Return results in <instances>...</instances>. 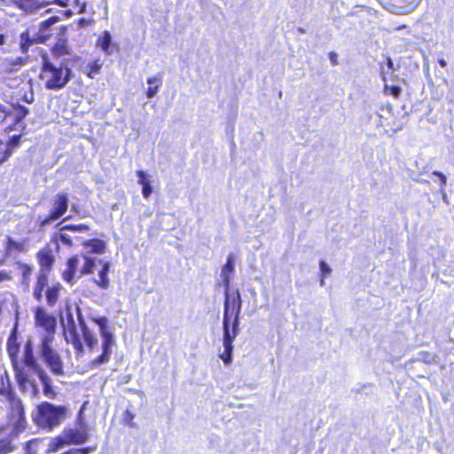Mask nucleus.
Masks as SVG:
<instances>
[{"label":"nucleus","mask_w":454,"mask_h":454,"mask_svg":"<svg viewBox=\"0 0 454 454\" xmlns=\"http://www.w3.org/2000/svg\"><path fill=\"white\" fill-rule=\"evenodd\" d=\"M21 361L24 366H20L18 364V368L14 369L21 390L31 397H37L40 393L35 380V378H37L43 386L44 396L49 399H54L57 393L52 387L51 379L37 362L34 354L33 342L30 339L26 341L23 347Z\"/></svg>","instance_id":"obj_1"},{"label":"nucleus","mask_w":454,"mask_h":454,"mask_svg":"<svg viewBox=\"0 0 454 454\" xmlns=\"http://www.w3.org/2000/svg\"><path fill=\"white\" fill-rule=\"evenodd\" d=\"M242 301L238 290L231 291L230 287L225 288L223 331L226 332V347H230V330L238 331L239 318Z\"/></svg>","instance_id":"obj_2"},{"label":"nucleus","mask_w":454,"mask_h":454,"mask_svg":"<svg viewBox=\"0 0 454 454\" xmlns=\"http://www.w3.org/2000/svg\"><path fill=\"white\" fill-rule=\"evenodd\" d=\"M67 408L63 405H53L43 402L37 406V414L35 418L36 424L47 429L59 426L66 419Z\"/></svg>","instance_id":"obj_3"},{"label":"nucleus","mask_w":454,"mask_h":454,"mask_svg":"<svg viewBox=\"0 0 454 454\" xmlns=\"http://www.w3.org/2000/svg\"><path fill=\"white\" fill-rule=\"evenodd\" d=\"M41 78L49 90H60L66 86L71 78V69L66 66H55L48 60L44 61Z\"/></svg>","instance_id":"obj_4"},{"label":"nucleus","mask_w":454,"mask_h":454,"mask_svg":"<svg viewBox=\"0 0 454 454\" xmlns=\"http://www.w3.org/2000/svg\"><path fill=\"white\" fill-rule=\"evenodd\" d=\"M53 336H43L39 355L50 371L57 376L64 375V363L59 352L53 348Z\"/></svg>","instance_id":"obj_5"},{"label":"nucleus","mask_w":454,"mask_h":454,"mask_svg":"<svg viewBox=\"0 0 454 454\" xmlns=\"http://www.w3.org/2000/svg\"><path fill=\"white\" fill-rule=\"evenodd\" d=\"M92 320L98 325L102 337V354L92 361L93 366H100L107 363L112 354V348L114 345V338L108 325V319L105 317H93Z\"/></svg>","instance_id":"obj_6"},{"label":"nucleus","mask_w":454,"mask_h":454,"mask_svg":"<svg viewBox=\"0 0 454 454\" xmlns=\"http://www.w3.org/2000/svg\"><path fill=\"white\" fill-rule=\"evenodd\" d=\"M88 438V434L83 425H79L74 428H66L61 435L56 438L51 448L52 450H58L66 444H80Z\"/></svg>","instance_id":"obj_7"},{"label":"nucleus","mask_w":454,"mask_h":454,"mask_svg":"<svg viewBox=\"0 0 454 454\" xmlns=\"http://www.w3.org/2000/svg\"><path fill=\"white\" fill-rule=\"evenodd\" d=\"M61 324L64 329L65 339L67 342L72 343L74 348L79 353L83 352V346L80 340L75 321L69 308L67 309L66 317H61Z\"/></svg>","instance_id":"obj_8"},{"label":"nucleus","mask_w":454,"mask_h":454,"mask_svg":"<svg viewBox=\"0 0 454 454\" xmlns=\"http://www.w3.org/2000/svg\"><path fill=\"white\" fill-rule=\"evenodd\" d=\"M35 324L46 331L43 336H53L56 328V318L49 315L43 308H37L35 315Z\"/></svg>","instance_id":"obj_9"},{"label":"nucleus","mask_w":454,"mask_h":454,"mask_svg":"<svg viewBox=\"0 0 454 454\" xmlns=\"http://www.w3.org/2000/svg\"><path fill=\"white\" fill-rule=\"evenodd\" d=\"M68 197L67 193H58L53 200V205L50 215L44 221L49 223L60 218L67 210Z\"/></svg>","instance_id":"obj_10"},{"label":"nucleus","mask_w":454,"mask_h":454,"mask_svg":"<svg viewBox=\"0 0 454 454\" xmlns=\"http://www.w3.org/2000/svg\"><path fill=\"white\" fill-rule=\"evenodd\" d=\"M75 310L77 312L79 325L82 333L84 342L86 343L90 350H93L98 346V339L95 336V334L86 325L85 321L81 314L80 308L78 306H76Z\"/></svg>","instance_id":"obj_11"},{"label":"nucleus","mask_w":454,"mask_h":454,"mask_svg":"<svg viewBox=\"0 0 454 454\" xmlns=\"http://www.w3.org/2000/svg\"><path fill=\"white\" fill-rule=\"evenodd\" d=\"M7 351L8 355L11 358L13 368H18V361H19V351L20 345L17 342V337L15 333H12L7 340Z\"/></svg>","instance_id":"obj_12"},{"label":"nucleus","mask_w":454,"mask_h":454,"mask_svg":"<svg viewBox=\"0 0 454 454\" xmlns=\"http://www.w3.org/2000/svg\"><path fill=\"white\" fill-rule=\"evenodd\" d=\"M235 260L233 254H230L227 258L226 263L223 265L221 270V278L225 288L230 287V282L231 276L234 272Z\"/></svg>","instance_id":"obj_13"},{"label":"nucleus","mask_w":454,"mask_h":454,"mask_svg":"<svg viewBox=\"0 0 454 454\" xmlns=\"http://www.w3.org/2000/svg\"><path fill=\"white\" fill-rule=\"evenodd\" d=\"M110 270V262H106L103 263L102 269L98 273V278H94V283L101 289L106 290L109 288L110 281L108 273Z\"/></svg>","instance_id":"obj_14"},{"label":"nucleus","mask_w":454,"mask_h":454,"mask_svg":"<svg viewBox=\"0 0 454 454\" xmlns=\"http://www.w3.org/2000/svg\"><path fill=\"white\" fill-rule=\"evenodd\" d=\"M238 332L235 329L230 330V347H226V332H224L223 335V348L224 351L220 355V358L226 364H229L231 362V354H232V342L235 340L236 336L238 335Z\"/></svg>","instance_id":"obj_15"},{"label":"nucleus","mask_w":454,"mask_h":454,"mask_svg":"<svg viewBox=\"0 0 454 454\" xmlns=\"http://www.w3.org/2000/svg\"><path fill=\"white\" fill-rule=\"evenodd\" d=\"M88 253L103 254L106 249V243L102 239H93L82 243Z\"/></svg>","instance_id":"obj_16"},{"label":"nucleus","mask_w":454,"mask_h":454,"mask_svg":"<svg viewBox=\"0 0 454 454\" xmlns=\"http://www.w3.org/2000/svg\"><path fill=\"white\" fill-rule=\"evenodd\" d=\"M78 263H79V260L76 256L72 257L67 261V268L63 272V278L67 283H70V284L73 283Z\"/></svg>","instance_id":"obj_17"},{"label":"nucleus","mask_w":454,"mask_h":454,"mask_svg":"<svg viewBox=\"0 0 454 454\" xmlns=\"http://www.w3.org/2000/svg\"><path fill=\"white\" fill-rule=\"evenodd\" d=\"M97 46L99 47L106 54H112V36L108 31H105L103 35L98 39Z\"/></svg>","instance_id":"obj_18"},{"label":"nucleus","mask_w":454,"mask_h":454,"mask_svg":"<svg viewBox=\"0 0 454 454\" xmlns=\"http://www.w3.org/2000/svg\"><path fill=\"white\" fill-rule=\"evenodd\" d=\"M38 258L41 267L39 273H44L48 275L53 262L52 256L49 253L40 252L38 254Z\"/></svg>","instance_id":"obj_19"},{"label":"nucleus","mask_w":454,"mask_h":454,"mask_svg":"<svg viewBox=\"0 0 454 454\" xmlns=\"http://www.w3.org/2000/svg\"><path fill=\"white\" fill-rule=\"evenodd\" d=\"M69 1L70 0H39V3H37V4L43 6V5L50 4L51 3H55L61 6H67ZM74 3L75 4V5L78 8L77 12L81 13L85 11V7H86L85 3H83V2L81 3L80 0H74Z\"/></svg>","instance_id":"obj_20"},{"label":"nucleus","mask_w":454,"mask_h":454,"mask_svg":"<svg viewBox=\"0 0 454 454\" xmlns=\"http://www.w3.org/2000/svg\"><path fill=\"white\" fill-rule=\"evenodd\" d=\"M48 275L44 273H38L37 282L34 291V297L37 301H41L43 297V288L47 286Z\"/></svg>","instance_id":"obj_21"},{"label":"nucleus","mask_w":454,"mask_h":454,"mask_svg":"<svg viewBox=\"0 0 454 454\" xmlns=\"http://www.w3.org/2000/svg\"><path fill=\"white\" fill-rule=\"evenodd\" d=\"M137 175L138 176V183L142 185V193L145 198H148L152 193V187L146 174L143 170H138Z\"/></svg>","instance_id":"obj_22"},{"label":"nucleus","mask_w":454,"mask_h":454,"mask_svg":"<svg viewBox=\"0 0 454 454\" xmlns=\"http://www.w3.org/2000/svg\"><path fill=\"white\" fill-rule=\"evenodd\" d=\"M83 259H84V263L81 268L79 277H81L82 275L91 274L93 272V269L96 265V262H95L94 258H91L85 254V255H83Z\"/></svg>","instance_id":"obj_23"},{"label":"nucleus","mask_w":454,"mask_h":454,"mask_svg":"<svg viewBox=\"0 0 454 454\" xmlns=\"http://www.w3.org/2000/svg\"><path fill=\"white\" fill-rule=\"evenodd\" d=\"M12 412L17 413V422L20 427H23V423L25 422L24 411L21 402L18 399L12 401Z\"/></svg>","instance_id":"obj_24"},{"label":"nucleus","mask_w":454,"mask_h":454,"mask_svg":"<svg viewBox=\"0 0 454 454\" xmlns=\"http://www.w3.org/2000/svg\"><path fill=\"white\" fill-rule=\"evenodd\" d=\"M34 39L30 37L29 31L27 30L20 34V48L22 52H27L28 48L34 43Z\"/></svg>","instance_id":"obj_25"},{"label":"nucleus","mask_w":454,"mask_h":454,"mask_svg":"<svg viewBox=\"0 0 454 454\" xmlns=\"http://www.w3.org/2000/svg\"><path fill=\"white\" fill-rule=\"evenodd\" d=\"M20 270L22 273V285L26 286V288L29 287L30 276L32 274V268L27 264H20Z\"/></svg>","instance_id":"obj_26"},{"label":"nucleus","mask_w":454,"mask_h":454,"mask_svg":"<svg viewBox=\"0 0 454 454\" xmlns=\"http://www.w3.org/2000/svg\"><path fill=\"white\" fill-rule=\"evenodd\" d=\"M59 286H54L46 291V299L49 305H53L58 300Z\"/></svg>","instance_id":"obj_27"},{"label":"nucleus","mask_w":454,"mask_h":454,"mask_svg":"<svg viewBox=\"0 0 454 454\" xmlns=\"http://www.w3.org/2000/svg\"><path fill=\"white\" fill-rule=\"evenodd\" d=\"M15 108V121H21L28 114V109L26 106L18 105L14 106Z\"/></svg>","instance_id":"obj_28"},{"label":"nucleus","mask_w":454,"mask_h":454,"mask_svg":"<svg viewBox=\"0 0 454 454\" xmlns=\"http://www.w3.org/2000/svg\"><path fill=\"white\" fill-rule=\"evenodd\" d=\"M3 146V143L0 141V147ZM12 155L11 148H0V165L6 161L9 157Z\"/></svg>","instance_id":"obj_29"},{"label":"nucleus","mask_w":454,"mask_h":454,"mask_svg":"<svg viewBox=\"0 0 454 454\" xmlns=\"http://www.w3.org/2000/svg\"><path fill=\"white\" fill-rule=\"evenodd\" d=\"M433 175L437 176L439 177L440 190L443 194V198H445L446 176L442 172L439 171H434Z\"/></svg>","instance_id":"obj_30"},{"label":"nucleus","mask_w":454,"mask_h":454,"mask_svg":"<svg viewBox=\"0 0 454 454\" xmlns=\"http://www.w3.org/2000/svg\"><path fill=\"white\" fill-rule=\"evenodd\" d=\"M64 230H69L73 231H85L89 230V227L85 224H79V225H66L62 228V231Z\"/></svg>","instance_id":"obj_31"},{"label":"nucleus","mask_w":454,"mask_h":454,"mask_svg":"<svg viewBox=\"0 0 454 454\" xmlns=\"http://www.w3.org/2000/svg\"><path fill=\"white\" fill-rule=\"evenodd\" d=\"M59 20V18L56 16H52L50 19L43 21L41 23V29L47 30L51 25L55 24Z\"/></svg>","instance_id":"obj_32"},{"label":"nucleus","mask_w":454,"mask_h":454,"mask_svg":"<svg viewBox=\"0 0 454 454\" xmlns=\"http://www.w3.org/2000/svg\"><path fill=\"white\" fill-rule=\"evenodd\" d=\"M20 141V136H13L10 141L5 145L4 148H11L12 152L13 151V148L18 146Z\"/></svg>","instance_id":"obj_33"},{"label":"nucleus","mask_w":454,"mask_h":454,"mask_svg":"<svg viewBox=\"0 0 454 454\" xmlns=\"http://www.w3.org/2000/svg\"><path fill=\"white\" fill-rule=\"evenodd\" d=\"M319 267L321 275L323 277H326L332 272V269L330 268V266L324 261L320 262Z\"/></svg>","instance_id":"obj_34"},{"label":"nucleus","mask_w":454,"mask_h":454,"mask_svg":"<svg viewBox=\"0 0 454 454\" xmlns=\"http://www.w3.org/2000/svg\"><path fill=\"white\" fill-rule=\"evenodd\" d=\"M12 450V446L10 442H0V454H5Z\"/></svg>","instance_id":"obj_35"},{"label":"nucleus","mask_w":454,"mask_h":454,"mask_svg":"<svg viewBox=\"0 0 454 454\" xmlns=\"http://www.w3.org/2000/svg\"><path fill=\"white\" fill-rule=\"evenodd\" d=\"M385 90L386 92H389V94H391L395 98H398L401 93V89L397 86L386 85Z\"/></svg>","instance_id":"obj_36"},{"label":"nucleus","mask_w":454,"mask_h":454,"mask_svg":"<svg viewBox=\"0 0 454 454\" xmlns=\"http://www.w3.org/2000/svg\"><path fill=\"white\" fill-rule=\"evenodd\" d=\"M102 65L98 61H94L90 64V72L89 73V76L93 78L92 74H98Z\"/></svg>","instance_id":"obj_37"},{"label":"nucleus","mask_w":454,"mask_h":454,"mask_svg":"<svg viewBox=\"0 0 454 454\" xmlns=\"http://www.w3.org/2000/svg\"><path fill=\"white\" fill-rule=\"evenodd\" d=\"M8 116H11L10 109L6 106L0 103V119L4 121Z\"/></svg>","instance_id":"obj_38"},{"label":"nucleus","mask_w":454,"mask_h":454,"mask_svg":"<svg viewBox=\"0 0 454 454\" xmlns=\"http://www.w3.org/2000/svg\"><path fill=\"white\" fill-rule=\"evenodd\" d=\"M59 239L65 245H67V246L72 245V238L67 233L61 232L59 234Z\"/></svg>","instance_id":"obj_39"},{"label":"nucleus","mask_w":454,"mask_h":454,"mask_svg":"<svg viewBox=\"0 0 454 454\" xmlns=\"http://www.w3.org/2000/svg\"><path fill=\"white\" fill-rule=\"evenodd\" d=\"M159 87H160L159 85H155L154 87H149L146 91L147 98H153L157 94Z\"/></svg>","instance_id":"obj_40"},{"label":"nucleus","mask_w":454,"mask_h":454,"mask_svg":"<svg viewBox=\"0 0 454 454\" xmlns=\"http://www.w3.org/2000/svg\"><path fill=\"white\" fill-rule=\"evenodd\" d=\"M146 82L148 84H151V85L156 84V85L160 86L161 78L160 76H153V77L147 78Z\"/></svg>","instance_id":"obj_41"},{"label":"nucleus","mask_w":454,"mask_h":454,"mask_svg":"<svg viewBox=\"0 0 454 454\" xmlns=\"http://www.w3.org/2000/svg\"><path fill=\"white\" fill-rule=\"evenodd\" d=\"M9 279H11V276L8 272L4 271V270L0 271V282H3L4 280H9Z\"/></svg>","instance_id":"obj_42"},{"label":"nucleus","mask_w":454,"mask_h":454,"mask_svg":"<svg viewBox=\"0 0 454 454\" xmlns=\"http://www.w3.org/2000/svg\"><path fill=\"white\" fill-rule=\"evenodd\" d=\"M21 2V6H23L26 3L27 4H29L31 3V4H37V3H39V0H20Z\"/></svg>","instance_id":"obj_43"},{"label":"nucleus","mask_w":454,"mask_h":454,"mask_svg":"<svg viewBox=\"0 0 454 454\" xmlns=\"http://www.w3.org/2000/svg\"><path fill=\"white\" fill-rule=\"evenodd\" d=\"M4 43H5V36H4V34H2V33H1V34H0V46H1V45H4Z\"/></svg>","instance_id":"obj_44"},{"label":"nucleus","mask_w":454,"mask_h":454,"mask_svg":"<svg viewBox=\"0 0 454 454\" xmlns=\"http://www.w3.org/2000/svg\"><path fill=\"white\" fill-rule=\"evenodd\" d=\"M438 63L442 67H445L447 66V62L443 59H439Z\"/></svg>","instance_id":"obj_45"},{"label":"nucleus","mask_w":454,"mask_h":454,"mask_svg":"<svg viewBox=\"0 0 454 454\" xmlns=\"http://www.w3.org/2000/svg\"><path fill=\"white\" fill-rule=\"evenodd\" d=\"M403 129V125H397L396 127H394L392 129L394 132H397Z\"/></svg>","instance_id":"obj_46"},{"label":"nucleus","mask_w":454,"mask_h":454,"mask_svg":"<svg viewBox=\"0 0 454 454\" xmlns=\"http://www.w3.org/2000/svg\"><path fill=\"white\" fill-rule=\"evenodd\" d=\"M325 277H323V276H322V278H321V279H320V286H325Z\"/></svg>","instance_id":"obj_47"},{"label":"nucleus","mask_w":454,"mask_h":454,"mask_svg":"<svg viewBox=\"0 0 454 454\" xmlns=\"http://www.w3.org/2000/svg\"><path fill=\"white\" fill-rule=\"evenodd\" d=\"M331 59H332L333 64H336L335 55L332 54Z\"/></svg>","instance_id":"obj_48"},{"label":"nucleus","mask_w":454,"mask_h":454,"mask_svg":"<svg viewBox=\"0 0 454 454\" xmlns=\"http://www.w3.org/2000/svg\"><path fill=\"white\" fill-rule=\"evenodd\" d=\"M127 416L129 417V421L133 419V415L129 414V412H127Z\"/></svg>","instance_id":"obj_49"},{"label":"nucleus","mask_w":454,"mask_h":454,"mask_svg":"<svg viewBox=\"0 0 454 454\" xmlns=\"http://www.w3.org/2000/svg\"><path fill=\"white\" fill-rule=\"evenodd\" d=\"M32 99H33V98H31V99H29V98H26V101H27V102H28V103H30V102L32 101Z\"/></svg>","instance_id":"obj_50"},{"label":"nucleus","mask_w":454,"mask_h":454,"mask_svg":"<svg viewBox=\"0 0 454 454\" xmlns=\"http://www.w3.org/2000/svg\"><path fill=\"white\" fill-rule=\"evenodd\" d=\"M32 99H33V98H31V99H29V98H26V101H27V102H28V103H30V102L32 101Z\"/></svg>","instance_id":"obj_51"},{"label":"nucleus","mask_w":454,"mask_h":454,"mask_svg":"<svg viewBox=\"0 0 454 454\" xmlns=\"http://www.w3.org/2000/svg\"><path fill=\"white\" fill-rule=\"evenodd\" d=\"M417 4H418V3H416V4H415V5H414L413 7L410 8V10H408V12H411V11L414 10V7L417 5Z\"/></svg>","instance_id":"obj_52"}]
</instances>
